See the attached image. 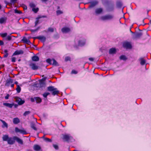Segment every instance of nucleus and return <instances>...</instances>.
<instances>
[{
	"label": "nucleus",
	"mask_w": 151,
	"mask_h": 151,
	"mask_svg": "<svg viewBox=\"0 0 151 151\" xmlns=\"http://www.w3.org/2000/svg\"><path fill=\"white\" fill-rule=\"evenodd\" d=\"M14 12L15 13H18V14H21L22 12L21 11H18L17 9H15L14 10Z\"/></svg>",
	"instance_id": "43"
},
{
	"label": "nucleus",
	"mask_w": 151,
	"mask_h": 151,
	"mask_svg": "<svg viewBox=\"0 0 151 151\" xmlns=\"http://www.w3.org/2000/svg\"><path fill=\"white\" fill-rule=\"evenodd\" d=\"M114 16L112 14H108L101 16L100 19L102 21L111 20L113 19Z\"/></svg>",
	"instance_id": "2"
},
{
	"label": "nucleus",
	"mask_w": 151,
	"mask_h": 151,
	"mask_svg": "<svg viewBox=\"0 0 151 151\" xmlns=\"http://www.w3.org/2000/svg\"><path fill=\"white\" fill-rule=\"evenodd\" d=\"M63 139L65 141L70 140L73 138L70 134H63Z\"/></svg>",
	"instance_id": "4"
},
{
	"label": "nucleus",
	"mask_w": 151,
	"mask_h": 151,
	"mask_svg": "<svg viewBox=\"0 0 151 151\" xmlns=\"http://www.w3.org/2000/svg\"><path fill=\"white\" fill-rule=\"evenodd\" d=\"M27 8V7L26 6H25L24 8V9H26Z\"/></svg>",
	"instance_id": "54"
},
{
	"label": "nucleus",
	"mask_w": 151,
	"mask_h": 151,
	"mask_svg": "<svg viewBox=\"0 0 151 151\" xmlns=\"http://www.w3.org/2000/svg\"><path fill=\"white\" fill-rule=\"evenodd\" d=\"M98 4V2L97 1H95L91 2V5L89 6L90 7H93L96 6Z\"/></svg>",
	"instance_id": "15"
},
{
	"label": "nucleus",
	"mask_w": 151,
	"mask_h": 151,
	"mask_svg": "<svg viewBox=\"0 0 151 151\" xmlns=\"http://www.w3.org/2000/svg\"><path fill=\"white\" fill-rule=\"evenodd\" d=\"M10 86L11 87H13L14 86V84L12 83L10 85Z\"/></svg>",
	"instance_id": "53"
},
{
	"label": "nucleus",
	"mask_w": 151,
	"mask_h": 151,
	"mask_svg": "<svg viewBox=\"0 0 151 151\" xmlns=\"http://www.w3.org/2000/svg\"><path fill=\"white\" fill-rule=\"evenodd\" d=\"M71 29L69 27H64L62 28V32L64 33H68L71 31Z\"/></svg>",
	"instance_id": "7"
},
{
	"label": "nucleus",
	"mask_w": 151,
	"mask_h": 151,
	"mask_svg": "<svg viewBox=\"0 0 151 151\" xmlns=\"http://www.w3.org/2000/svg\"><path fill=\"white\" fill-rule=\"evenodd\" d=\"M86 43V40L84 39L80 40L78 41V45L81 46H83Z\"/></svg>",
	"instance_id": "10"
},
{
	"label": "nucleus",
	"mask_w": 151,
	"mask_h": 151,
	"mask_svg": "<svg viewBox=\"0 0 151 151\" xmlns=\"http://www.w3.org/2000/svg\"><path fill=\"white\" fill-rule=\"evenodd\" d=\"M15 131L16 132H19L23 134H25L26 133V132L24 129H20L17 127L15 128Z\"/></svg>",
	"instance_id": "8"
},
{
	"label": "nucleus",
	"mask_w": 151,
	"mask_h": 151,
	"mask_svg": "<svg viewBox=\"0 0 151 151\" xmlns=\"http://www.w3.org/2000/svg\"><path fill=\"white\" fill-rule=\"evenodd\" d=\"M59 91L57 90L56 88H55V89L54 90L52 93V94L53 95H55L58 93Z\"/></svg>",
	"instance_id": "28"
},
{
	"label": "nucleus",
	"mask_w": 151,
	"mask_h": 151,
	"mask_svg": "<svg viewBox=\"0 0 151 151\" xmlns=\"http://www.w3.org/2000/svg\"><path fill=\"white\" fill-rule=\"evenodd\" d=\"M53 147H54L56 149L58 150V146L56 145L53 144Z\"/></svg>",
	"instance_id": "44"
},
{
	"label": "nucleus",
	"mask_w": 151,
	"mask_h": 151,
	"mask_svg": "<svg viewBox=\"0 0 151 151\" xmlns=\"http://www.w3.org/2000/svg\"><path fill=\"white\" fill-rule=\"evenodd\" d=\"M4 141H6L8 144L10 145L14 144L15 141L21 145L23 144V141L22 139L17 136H14L13 137H9L8 135H4L2 137Z\"/></svg>",
	"instance_id": "1"
},
{
	"label": "nucleus",
	"mask_w": 151,
	"mask_h": 151,
	"mask_svg": "<svg viewBox=\"0 0 151 151\" xmlns=\"http://www.w3.org/2000/svg\"><path fill=\"white\" fill-rule=\"evenodd\" d=\"M116 49L115 48H112L110 49L109 53L110 54H114L116 53Z\"/></svg>",
	"instance_id": "17"
},
{
	"label": "nucleus",
	"mask_w": 151,
	"mask_h": 151,
	"mask_svg": "<svg viewBox=\"0 0 151 151\" xmlns=\"http://www.w3.org/2000/svg\"><path fill=\"white\" fill-rule=\"evenodd\" d=\"M38 29H35L32 30V32H35L37 31L38 30Z\"/></svg>",
	"instance_id": "52"
},
{
	"label": "nucleus",
	"mask_w": 151,
	"mask_h": 151,
	"mask_svg": "<svg viewBox=\"0 0 151 151\" xmlns=\"http://www.w3.org/2000/svg\"><path fill=\"white\" fill-rule=\"evenodd\" d=\"M1 57L0 56V58H1Z\"/></svg>",
	"instance_id": "60"
},
{
	"label": "nucleus",
	"mask_w": 151,
	"mask_h": 151,
	"mask_svg": "<svg viewBox=\"0 0 151 151\" xmlns=\"http://www.w3.org/2000/svg\"><path fill=\"white\" fill-rule=\"evenodd\" d=\"M14 99H15V101L16 102L18 103V104L19 105H21L24 103V101L22 100L19 97H15Z\"/></svg>",
	"instance_id": "5"
},
{
	"label": "nucleus",
	"mask_w": 151,
	"mask_h": 151,
	"mask_svg": "<svg viewBox=\"0 0 151 151\" xmlns=\"http://www.w3.org/2000/svg\"><path fill=\"white\" fill-rule=\"evenodd\" d=\"M13 56H12V61L13 62H15L16 61V58L15 57H13Z\"/></svg>",
	"instance_id": "41"
},
{
	"label": "nucleus",
	"mask_w": 151,
	"mask_h": 151,
	"mask_svg": "<svg viewBox=\"0 0 151 151\" xmlns=\"http://www.w3.org/2000/svg\"><path fill=\"white\" fill-rule=\"evenodd\" d=\"M123 46L126 49H131L132 48V45L130 43L127 42H126L124 43L123 44Z\"/></svg>",
	"instance_id": "6"
},
{
	"label": "nucleus",
	"mask_w": 151,
	"mask_h": 151,
	"mask_svg": "<svg viewBox=\"0 0 151 151\" xmlns=\"http://www.w3.org/2000/svg\"><path fill=\"white\" fill-rule=\"evenodd\" d=\"M15 84H18V82H17L16 81V82H15Z\"/></svg>",
	"instance_id": "57"
},
{
	"label": "nucleus",
	"mask_w": 151,
	"mask_h": 151,
	"mask_svg": "<svg viewBox=\"0 0 151 151\" xmlns=\"http://www.w3.org/2000/svg\"><path fill=\"white\" fill-rule=\"evenodd\" d=\"M1 121L2 122L3 125L4 126L7 127L8 126L7 124L3 120H1Z\"/></svg>",
	"instance_id": "37"
},
{
	"label": "nucleus",
	"mask_w": 151,
	"mask_h": 151,
	"mask_svg": "<svg viewBox=\"0 0 151 151\" xmlns=\"http://www.w3.org/2000/svg\"><path fill=\"white\" fill-rule=\"evenodd\" d=\"M23 52L22 50H17L15 51L13 53V56L16 55H18L20 54H23Z\"/></svg>",
	"instance_id": "14"
},
{
	"label": "nucleus",
	"mask_w": 151,
	"mask_h": 151,
	"mask_svg": "<svg viewBox=\"0 0 151 151\" xmlns=\"http://www.w3.org/2000/svg\"><path fill=\"white\" fill-rule=\"evenodd\" d=\"M6 20V17H2L0 19V23L1 24L4 23Z\"/></svg>",
	"instance_id": "21"
},
{
	"label": "nucleus",
	"mask_w": 151,
	"mask_h": 151,
	"mask_svg": "<svg viewBox=\"0 0 151 151\" xmlns=\"http://www.w3.org/2000/svg\"><path fill=\"white\" fill-rule=\"evenodd\" d=\"M7 33H0V35L2 37H5L7 36Z\"/></svg>",
	"instance_id": "31"
},
{
	"label": "nucleus",
	"mask_w": 151,
	"mask_h": 151,
	"mask_svg": "<svg viewBox=\"0 0 151 151\" xmlns=\"http://www.w3.org/2000/svg\"><path fill=\"white\" fill-rule=\"evenodd\" d=\"M71 73L72 74H76L77 73V72L75 70H72L71 72Z\"/></svg>",
	"instance_id": "47"
},
{
	"label": "nucleus",
	"mask_w": 151,
	"mask_h": 151,
	"mask_svg": "<svg viewBox=\"0 0 151 151\" xmlns=\"http://www.w3.org/2000/svg\"><path fill=\"white\" fill-rule=\"evenodd\" d=\"M4 45L3 42L1 40H0V45Z\"/></svg>",
	"instance_id": "49"
},
{
	"label": "nucleus",
	"mask_w": 151,
	"mask_h": 151,
	"mask_svg": "<svg viewBox=\"0 0 151 151\" xmlns=\"http://www.w3.org/2000/svg\"><path fill=\"white\" fill-rule=\"evenodd\" d=\"M32 59L33 61H37L39 60V58L38 56L35 55L32 57Z\"/></svg>",
	"instance_id": "22"
},
{
	"label": "nucleus",
	"mask_w": 151,
	"mask_h": 151,
	"mask_svg": "<svg viewBox=\"0 0 151 151\" xmlns=\"http://www.w3.org/2000/svg\"><path fill=\"white\" fill-rule=\"evenodd\" d=\"M120 58L121 60H125L127 59V58L124 55H122L120 56Z\"/></svg>",
	"instance_id": "32"
},
{
	"label": "nucleus",
	"mask_w": 151,
	"mask_h": 151,
	"mask_svg": "<svg viewBox=\"0 0 151 151\" xmlns=\"http://www.w3.org/2000/svg\"><path fill=\"white\" fill-rule=\"evenodd\" d=\"M139 61L140 62V63L142 65H144L146 62V60H145L143 58H140L139 59Z\"/></svg>",
	"instance_id": "18"
},
{
	"label": "nucleus",
	"mask_w": 151,
	"mask_h": 151,
	"mask_svg": "<svg viewBox=\"0 0 151 151\" xmlns=\"http://www.w3.org/2000/svg\"><path fill=\"white\" fill-rule=\"evenodd\" d=\"M32 10L33 11H34L36 13L38 11V8H33L32 9Z\"/></svg>",
	"instance_id": "35"
},
{
	"label": "nucleus",
	"mask_w": 151,
	"mask_h": 151,
	"mask_svg": "<svg viewBox=\"0 0 151 151\" xmlns=\"http://www.w3.org/2000/svg\"><path fill=\"white\" fill-rule=\"evenodd\" d=\"M3 105L7 107H9L10 108H12V106H14V104H9L8 103H4Z\"/></svg>",
	"instance_id": "16"
},
{
	"label": "nucleus",
	"mask_w": 151,
	"mask_h": 151,
	"mask_svg": "<svg viewBox=\"0 0 151 151\" xmlns=\"http://www.w3.org/2000/svg\"><path fill=\"white\" fill-rule=\"evenodd\" d=\"M38 22V20H37L35 22V26H36Z\"/></svg>",
	"instance_id": "50"
},
{
	"label": "nucleus",
	"mask_w": 151,
	"mask_h": 151,
	"mask_svg": "<svg viewBox=\"0 0 151 151\" xmlns=\"http://www.w3.org/2000/svg\"><path fill=\"white\" fill-rule=\"evenodd\" d=\"M47 89L48 91L52 92L55 89V88H54L53 86H50L47 87Z\"/></svg>",
	"instance_id": "26"
},
{
	"label": "nucleus",
	"mask_w": 151,
	"mask_h": 151,
	"mask_svg": "<svg viewBox=\"0 0 151 151\" xmlns=\"http://www.w3.org/2000/svg\"><path fill=\"white\" fill-rule=\"evenodd\" d=\"M103 9L101 8L96 9L95 10V13L97 14H101L103 12Z\"/></svg>",
	"instance_id": "12"
},
{
	"label": "nucleus",
	"mask_w": 151,
	"mask_h": 151,
	"mask_svg": "<svg viewBox=\"0 0 151 151\" xmlns=\"http://www.w3.org/2000/svg\"><path fill=\"white\" fill-rule=\"evenodd\" d=\"M30 126H31V127L33 129H34L35 130H37V129L34 123H33L32 122H31V124H30Z\"/></svg>",
	"instance_id": "25"
},
{
	"label": "nucleus",
	"mask_w": 151,
	"mask_h": 151,
	"mask_svg": "<svg viewBox=\"0 0 151 151\" xmlns=\"http://www.w3.org/2000/svg\"><path fill=\"white\" fill-rule=\"evenodd\" d=\"M30 6L32 8L35 7V5L33 3H30L29 4Z\"/></svg>",
	"instance_id": "38"
},
{
	"label": "nucleus",
	"mask_w": 151,
	"mask_h": 151,
	"mask_svg": "<svg viewBox=\"0 0 151 151\" xmlns=\"http://www.w3.org/2000/svg\"><path fill=\"white\" fill-rule=\"evenodd\" d=\"M34 149L36 151H38L40 149V147L38 145H35L34 146Z\"/></svg>",
	"instance_id": "24"
},
{
	"label": "nucleus",
	"mask_w": 151,
	"mask_h": 151,
	"mask_svg": "<svg viewBox=\"0 0 151 151\" xmlns=\"http://www.w3.org/2000/svg\"><path fill=\"white\" fill-rule=\"evenodd\" d=\"M14 107L15 108H16L17 107V105L16 104H14Z\"/></svg>",
	"instance_id": "55"
},
{
	"label": "nucleus",
	"mask_w": 151,
	"mask_h": 151,
	"mask_svg": "<svg viewBox=\"0 0 151 151\" xmlns=\"http://www.w3.org/2000/svg\"><path fill=\"white\" fill-rule=\"evenodd\" d=\"M30 113V112L29 111H25L23 114L24 116H26L28 115Z\"/></svg>",
	"instance_id": "34"
},
{
	"label": "nucleus",
	"mask_w": 151,
	"mask_h": 151,
	"mask_svg": "<svg viewBox=\"0 0 151 151\" xmlns=\"http://www.w3.org/2000/svg\"><path fill=\"white\" fill-rule=\"evenodd\" d=\"M142 35L141 32H137L135 34L134 37L136 38H139Z\"/></svg>",
	"instance_id": "13"
},
{
	"label": "nucleus",
	"mask_w": 151,
	"mask_h": 151,
	"mask_svg": "<svg viewBox=\"0 0 151 151\" xmlns=\"http://www.w3.org/2000/svg\"><path fill=\"white\" fill-rule=\"evenodd\" d=\"M9 94H7L6 96L5 97V98L6 99H9Z\"/></svg>",
	"instance_id": "46"
},
{
	"label": "nucleus",
	"mask_w": 151,
	"mask_h": 151,
	"mask_svg": "<svg viewBox=\"0 0 151 151\" xmlns=\"http://www.w3.org/2000/svg\"><path fill=\"white\" fill-rule=\"evenodd\" d=\"M4 58H7L9 54L8 53V51L6 50H4Z\"/></svg>",
	"instance_id": "29"
},
{
	"label": "nucleus",
	"mask_w": 151,
	"mask_h": 151,
	"mask_svg": "<svg viewBox=\"0 0 151 151\" xmlns=\"http://www.w3.org/2000/svg\"><path fill=\"white\" fill-rule=\"evenodd\" d=\"M70 60V58L69 57H67L65 58V61H67Z\"/></svg>",
	"instance_id": "45"
},
{
	"label": "nucleus",
	"mask_w": 151,
	"mask_h": 151,
	"mask_svg": "<svg viewBox=\"0 0 151 151\" xmlns=\"http://www.w3.org/2000/svg\"><path fill=\"white\" fill-rule=\"evenodd\" d=\"M63 13V12L62 11L58 10L56 11V14L57 15H59L60 14H62Z\"/></svg>",
	"instance_id": "33"
},
{
	"label": "nucleus",
	"mask_w": 151,
	"mask_h": 151,
	"mask_svg": "<svg viewBox=\"0 0 151 151\" xmlns=\"http://www.w3.org/2000/svg\"><path fill=\"white\" fill-rule=\"evenodd\" d=\"M16 90L18 93H19L21 91V88L19 85H17V88H16Z\"/></svg>",
	"instance_id": "30"
},
{
	"label": "nucleus",
	"mask_w": 151,
	"mask_h": 151,
	"mask_svg": "<svg viewBox=\"0 0 151 151\" xmlns=\"http://www.w3.org/2000/svg\"><path fill=\"white\" fill-rule=\"evenodd\" d=\"M12 83L13 81L12 79L11 78L7 79L6 81V83L5 84V86H9Z\"/></svg>",
	"instance_id": "9"
},
{
	"label": "nucleus",
	"mask_w": 151,
	"mask_h": 151,
	"mask_svg": "<svg viewBox=\"0 0 151 151\" xmlns=\"http://www.w3.org/2000/svg\"><path fill=\"white\" fill-rule=\"evenodd\" d=\"M89 60L92 61L94 60V59L92 58H89Z\"/></svg>",
	"instance_id": "48"
},
{
	"label": "nucleus",
	"mask_w": 151,
	"mask_h": 151,
	"mask_svg": "<svg viewBox=\"0 0 151 151\" xmlns=\"http://www.w3.org/2000/svg\"><path fill=\"white\" fill-rule=\"evenodd\" d=\"M17 0H11V2L14 3H15Z\"/></svg>",
	"instance_id": "51"
},
{
	"label": "nucleus",
	"mask_w": 151,
	"mask_h": 151,
	"mask_svg": "<svg viewBox=\"0 0 151 151\" xmlns=\"http://www.w3.org/2000/svg\"><path fill=\"white\" fill-rule=\"evenodd\" d=\"M31 100L32 101V102H33L34 101L33 99H31Z\"/></svg>",
	"instance_id": "58"
},
{
	"label": "nucleus",
	"mask_w": 151,
	"mask_h": 151,
	"mask_svg": "<svg viewBox=\"0 0 151 151\" xmlns=\"http://www.w3.org/2000/svg\"><path fill=\"white\" fill-rule=\"evenodd\" d=\"M44 139L45 141L46 142H52L51 139L48 138H45Z\"/></svg>",
	"instance_id": "40"
},
{
	"label": "nucleus",
	"mask_w": 151,
	"mask_h": 151,
	"mask_svg": "<svg viewBox=\"0 0 151 151\" xmlns=\"http://www.w3.org/2000/svg\"><path fill=\"white\" fill-rule=\"evenodd\" d=\"M46 61L47 63L50 64H52L55 65H57V62L54 59H47L46 60Z\"/></svg>",
	"instance_id": "3"
},
{
	"label": "nucleus",
	"mask_w": 151,
	"mask_h": 151,
	"mask_svg": "<svg viewBox=\"0 0 151 151\" xmlns=\"http://www.w3.org/2000/svg\"><path fill=\"white\" fill-rule=\"evenodd\" d=\"M35 99L37 103H40L42 101L41 99L39 97H35Z\"/></svg>",
	"instance_id": "27"
},
{
	"label": "nucleus",
	"mask_w": 151,
	"mask_h": 151,
	"mask_svg": "<svg viewBox=\"0 0 151 151\" xmlns=\"http://www.w3.org/2000/svg\"><path fill=\"white\" fill-rule=\"evenodd\" d=\"M20 122L19 119L17 118H14L13 119V122L15 124H17Z\"/></svg>",
	"instance_id": "19"
},
{
	"label": "nucleus",
	"mask_w": 151,
	"mask_h": 151,
	"mask_svg": "<svg viewBox=\"0 0 151 151\" xmlns=\"http://www.w3.org/2000/svg\"><path fill=\"white\" fill-rule=\"evenodd\" d=\"M54 30V29L53 28H51V27L49 28L48 29V31L49 32H53Z\"/></svg>",
	"instance_id": "42"
},
{
	"label": "nucleus",
	"mask_w": 151,
	"mask_h": 151,
	"mask_svg": "<svg viewBox=\"0 0 151 151\" xmlns=\"http://www.w3.org/2000/svg\"><path fill=\"white\" fill-rule=\"evenodd\" d=\"M43 2H45L47 1L48 0H41Z\"/></svg>",
	"instance_id": "56"
},
{
	"label": "nucleus",
	"mask_w": 151,
	"mask_h": 151,
	"mask_svg": "<svg viewBox=\"0 0 151 151\" xmlns=\"http://www.w3.org/2000/svg\"><path fill=\"white\" fill-rule=\"evenodd\" d=\"M6 39L8 40H10L12 39V36L9 35L7 36Z\"/></svg>",
	"instance_id": "39"
},
{
	"label": "nucleus",
	"mask_w": 151,
	"mask_h": 151,
	"mask_svg": "<svg viewBox=\"0 0 151 151\" xmlns=\"http://www.w3.org/2000/svg\"><path fill=\"white\" fill-rule=\"evenodd\" d=\"M32 69L33 70H36L38 69V67L35 64L33 63H31L30 65Z\"/></svg>",
	"instance_id": "11"
},
{
	"label": "nucleus",
	"mask_w": 151,
	"mask_h": 151,
	"mask_svg": "<svg viewBox=\"0 0 151 151\" xmlns=\"http://www.w3.org/2000/svg\"><path fill=\"white\" fill-rule=\"evenodd\" d=\"M59 6H58V9H59Z\"/></svg>",
	"instance_id": "59"
},
{
	"label": "nucleus",
	"mask_w": 151,
	"mask_h": 151,
	"mask_svg": "<svg viewBox=\"0 0 151 151\" xmlns=\"http://www.w3.org/2000/svg\"><path fill=\"white\" fill-rule=\"evenodd\" d=\"M23 40L24 42H25L28 43L29 42V41L26 38H24L23 39Z\"/></svg>",
	"instance_id": "36"
},
{
	"label": "nucleus",
	"mask_w": 151,
	"mask_h": 151,
	"mask_svg": "<svg viewBox=\"0 0 151 151\" xmlns=\"http://www.w3.org/2000/svg\"><path fill=\"white\" fill-rule=\"evenodd\" d=\"M37 38L40 40L44 42L45 40V37L43 36H39L37 37Z\"/></svg>",
	"instance_id": "20"
},
{
	"label": "nucleus",
	"mask_w": 151,
	"mask_h": 151,
	"mask_svg": "<svg viewBox=\"0 0 151 151\" xmlns=\"http://www.w3.org/2000/svg\"><path fill=\"white\" fill-rule=\"evenodd\" d=\"M50 94V93L48 92H45L43 94V97L45 98V100H47V97L48 95H49Z\"/></svg>",
	"instance_id": "23"
}]
</instances>
